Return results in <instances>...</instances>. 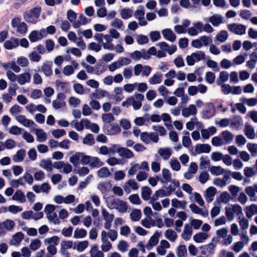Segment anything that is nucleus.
Instances as JSON below:
<instances>
[{"label": "nucleus", "mask_w": 257, "mask_h": 257, "mask_svg": "<svg viewBox=\"0 0 257 257\" xmlns=\"http://www.w3.org/2000/svg\"><path fill=\"white\" fill-rule=\"evenodd\" d=\"M160 235V233L156 231L151 237L148 242L146 244V248L148 250H151L153 246L156 245L159 242V237Z\"/></svg>", "instance_id": "obj_11"}, {"label": "nucleus", "mask_w": 257, "mask_h": 257, "mask_svg": "<svg viewBox=\"0 0 257 257\" xmlns=\"http://www.w3.org/2000/svg\"><path fill=\"white\" fill-rule=\"evenodd\" d=\"M110 187L111 184L109 182H102L98 184L97 188L102 194H106Z\"/></svg>", "instance_id": "obj_36"}, {"label": "nucleus", "mask_w": 257, "mask_h": 257, "mask_svg": "<svg viewBox=\"0 0 257 257\" xmlns=\"http://www.w3.org/2000/svg\"><path fill=\"white\" fill-rule=\"evenodd\" d=\"M31 80V75L28 72H25L18 76L17 81L20 85H24L29 82Z\"/></svg>", "instance_id": "obj_20"}, {"label": "nucleus", "mask_w": 257, "mask_h": 257, "mask_svg": "<svg viewBox=\"0 0 257 257\" xmlns=\"http://www.w3.org/2000/svg\"><path fill=\"white\" fill-rule=\"evenodd\" d=\"M110 174V172L107 167H102L97 171V176L101 178H107Z\"/></svg>", "instance_id": "obj_43"}, {"label": "nucleus", "mask_w": 257, "mask_h": 257, "mask_svg": "<svg viewBox=\"0 0 257 257\" xmlns=\"http://www.w3.org/2000/svg\"><path fill=\"white\" fill-rule=\"evenodd\" d=\"M228 77L229 74L227 71H221L219 74V78L216 81L217 85H221L223 82H226L228 80Z\"/></svg>", "instance_id": "obj_37"}, {"label": "nucleus", "mask_w": 257, "mask_h": 257, "mask_svg": "<svg viewBox=\"0 0 257 257\" xmlns=\"http://www.w3.org/2000/svg\"><path fill=\"white\" fill-rule=\"evenodd\" d=\"M216 110L214 104L211 102H207L205 104L201 112V115L202 118L208 119L214 116Z\"/></svg>", "instance_id": "obj_3"}, {"label": "nucleus", "mask_w": 257, "mask_h": 257, "mask_svg": "<svg viewBox=\"0 0 257 257\" xmlns=\"http://www.w3.org/2000/svg\"><path fill=\"white\" fill-rule=\"evenodd\" d=\"M89 165L91 168H98L102 166L104 163L101 162L98 157L91 156Z\"/></svg>", "instance_id": "obj_23"}, {"label": "nucleus", "mask_w": 257, "mask_h": 257, "mask_svg": "<svg viewBox=\"0 0 257 257\" xmlns=\"http://www.w3.org/2000/svg\"><path fill=\"white\" fill-rule=\"evenodd\" d=\"M30 41L32 42H35L42 39L41 34H39L38 31L34 30L32 31L29 36Z\"/></svg>", "instance_id": "obj_41"}, {"label": "nucleus", "mask_w": 257, "mask_h": 257, "mask_svg": "<svg viewBox=\"0 0 257 257\" xmlns=\"http://www.w3.org/2000/svg\"><path fill=\"white\" fill-rule=\"evenodd\" d=\"M206 64L207 67L212 68L213 70H214V71L218 72L220 70V68L218 66L217 62L213 60H208L207 61Z\"/></svg>", "instance_id": "obj_59"}, {"label": "nucleus", "mask_w": 257, "mask_h": 257, "mask_svg": "<svg viewBox=\"0 0 257 257\" xmlns=\"http://www.w3.org/2000/svg\"><path fill=\"white\" fill-rule=\"evenodd\" d=\"M196 154L209 153L211 151V147L207 144H197L195 147Z\"/></svg>", "instance_id": "obj_10"}, {"label": "nucleus", "mask_w": 257, "mask_h": 257, "mask_svg": "<svg viewBox=\"0 0 257 257\" xmlns=\"http://www.w3.org/2000/svg\"><path fill=\"white\" fill-rule=\"evenodd\" d=\"M41 12V8L40 7L34 8L24 13V19L27 23L36 24Z\"/></svg>", "instance_id": "obj_2"}, {"label": "nucleus", "mask_w": 257, "mask_h": 257, "mask_svg": "<svg viewBox=\"0 0 257 257\" xmlns=\"http://www.w3.org/2000/svg\"><path fill=\"white\" fill-rule=\"evenodd\" d=\"M47 217L49 222H52L54 224H59L60 223V221L58 218L57 213L54 211L49 215L47 214Z\"/></svg>", "instance_id": "obj_47"}, {"label": "nucleus", "mask_w": 257, "mask_h": 257, "mask_svg": "<svg viewBox=\"0 0 257 257\" xmlns=\"http://www.w3.org/2000/svg\"><path fill=\"white\" fill-rule=\"evenodd\" d=\"M165 237L171 241H174L177 237L175 231L171 229H168L165 232Z\"/></svg>", "instance_id": "obj_35"}, {"label": "nucleus", "mask_w": 257, "mask_h": 257, "mask_svg": "<svg viewBox=\"0 0 257 257\" xmlns=\"http://www.w3.org/2000/svg\"><path fill=\"white\" fill-rule=\"evenodd\" d=\"M162 34L164 38L166 40L173 42L176 40V36L171 29H165L163 30Z\"/></svg>", "instance_id": "obj_13"}, {"label": "nucleus", "mask_w": 257, "mask_h": 257, "mask_svg": "<svg viewBox=\"0 0 257 257\" xmlns=\"http://www.w3.org/2000/svg\"><path fill=\"white\" fill-rule=\"evenodd\" d=\"M73 171L75 174H78L79 176L83 177L88 174L89 170L86 167H76Z\"/></svg>", "instance_id": "obj_31"}, {"label": "nucleus", "mask_w": 257, "mask_h": 257, "mask_svg": "<svg viewBox=\"0 0 257 257\" xmlns=\"http://www.w3.org/2000/svg\"><path fill=\"white\" fill-rule=\"evenodd\" d=\"M228 30L235 34L242 35L245 33L246 26L242 24L232 23L227 25Z\"/></svg>", "instance_id": "obj_6"}, {"label": "nucleus", "mask_w": 257, "mask_h": 257, "mask_svg": "<svg viewBox=\"0 0 257 257\" xmlns=\"http://www.w3.org/2000/svg\"><path fill=\"white\" fill-rule=\"evenodd\" d=\"M88 245V241L87 240L75 242L73 249H76L79 252H82L87 247Z\"/></svg>", "instance_id": "obj_26"}, {"label": "nucleus", "mask_w": 257, "mask_h": 257, "mask_svg": "<svg viewBox=\"0 0 257 257\" xmlns=\"http://www.w3.org/2000/svg\"><path fill=\"white\" fill-rule=\"evenodd\" d=\"M192 56L194 57L195 62L200 61L201 60H204L205 57V53L202 51H197L196 52L192 53Z\"/></svg>", "instance_id": "obj_46"}, {"label": "nucleus", "mask_w": 257, "mask_h": 257, "mask_svg": "<svg viewBox=\"0 0 257 257\" xmlns=\"http://www.w3.org/2000/svg\"><path fill=\"white\" fill-rule=\"evenodd\" d=\"M192 235V228L188 224H185L181 236L185 240L190 239Z\"/></svg>", "instance_id": "obj_29"}, {"label": "nucleus", "mask_w": 257, "mask_h": 257, "mask_svg": "<svg viewBox=\"0 0 257 257\" xmlns=\"http://www.w3.org/2000/svg\"><path fill=\"white\" fill-rule=\"evenodd\" d=\"M162 74L160 72H158L150 78L149 83L151 84H159L162 81Z\"/></svg>", "instance_id": "obj_38"}, {"label": "nucleus", "mask_w": 257, "mask_h": 257, "mask_svg": "<svg viewBox=\"0 0 257 257\" xmlns=\"http://www.w3.org/2000/svg\"><path fill=\"white\" fill-rule=\"evenodd\" d=\"M66 134L64 129H57L52 131V134L55 138L58 139Z\"/></svg>", "instance_id": "obj_58"}, {"label": "nucleus", "mask_w": 257, "mask_h": 257, "mask_svg": "<svg viewBox=\"0 0 257 257\" xmlns=\"http://www.w3.org/2000/svg\"><path fill=\"white\" fill-rule=\"evenodd\" d=\"M211 143L213 146L219 147L224 144L221 137H214L211 140Z\"/></svg>", "instance_id": "obj_61"}, {"label": "nucleus", "mask_w": 257, "mask_h": 257, "mask_svg": "<svg viewBox=\"0 0 257 257\" xmlns=\"http://www.w3.org/2000/svg\"><path fill=\"white\" fill-rule=\"evenodd\" d=\"M187 249L185 245H180L178 247L177 256L178 257H186Z\"/></svg>", "instance_id": "obj_54"}, {"label": "nucleus", "mask_w": 257, "mask_h": 257, "mask_svg": "<svg viewBox=\"0 0 257 257\" xmlns=\"http://www.w3.org/2000/svg\"><path fill=\"white\" fill-rule=\"evenodd\" d=\"M12 199L14 200L19 201L21 203H24L26 200L25 194L22 191L20 190H18L16 191L12 197Z\"/></svg>", "instance_id": "obj_27"}, {"label": "nucleus", "mask_w": 257, "mask_h": 257, "mask_svg": "<svg viewBox=\"0 0 257 257\" xmlns=\"http://www.w3.org/2000/svg\"><path fill=\"white\" fill-rule=\"evenodd\" d=\"M245 192L248 195L251 201L257 200V196L255 195V192L257 193V184L246 187Z\"/></svg>", "instance_id": "obj_9"}, {"label": "nucleus", "mask_w": 257, "mask_h": 257, "mask_svg": "<svg viewBox=\"0 0 257 257\" xmlns=\"http://www.w3.org/2000/svg\"><path fill=\"white\" fill-rule=\"evenodd\" d=\"M152 193L151 189L148 186L142 188L141 197L144 200H148Z\"/></svg>", "instance_id": "obj_34"}, {"label": "nucleus", "mask_w": 257, "mask_h": 257, "mask_svg": "<svg viewBox=\"0 0 257 257\" xmlns=\"http://www.w3.org/2000/svg\"><path fill=\"white\" fill-rule=\"evenodd\" d=\"M158 153L164 160H168L172 154V150L170 148H161L158 149Z\"/></svg>", "instance_id": "obj_14"}, {"label": "nucleus", "mask_w": 257, "mask_h": 257, "mask_svg": "<svg viewBox=\"0 0 257 257\" xmlns=\"http://www.w3.org/2000/svg\"><path fill=\"white\" fill-rule=\"evenodd\" d=\"M201 40V42L202 43L203 45L205 46H208L209 45H211L212 43V39L211 37L206 36H202L200 38Z\"/></svg>", "instance_id": "obj_60"}, {"label": "nucleus", "mask_w": 257, "mask_h": 257, "mask_svg": "<svg viewBox=\"0 0 257 257\" xmlns=\"http://www.w3.org/2000/svg\"><path fill=\"white\" fill-rule=\"evenodd\" d=\"M83 153L77 152L70 158V162L76 167L79 164Z\"/></svg>", "instance_id": "obj_40"}, {"label": "nucleus", "mask_w": 257, "mask_h": 257, "mask_svg": "<svg viewBox=\"0 0 257 257\" xmlns=\"http://www.w3.org/2000/svg\"><path fill=\"white\" fill-rule=\"evenodd\" d=\"M88 49L89 50H92L96 52H98L101 50V46L99 44H98L95 42H91L88 45Z\"/></svg>", "instance_id": "obj_64"}, {"label": "nucleus", "mask_w": 257, "mask_h": 257, "mask_svg": "<svg viewBox=\"0 0 257 257\" xmlns=\"http://www.w3.org/2000/svg\"><path fill=\"white\" fill-rule=\"evenodd\" d=\"M222 17L219 14H214L210 17L209 22L214 27H218L223 23Z\"/></svg>", "instance_id": "obj_17"}, {"label": "nucleus", "mask_w": 257, "mask_h": 257, "mask_svg": "<svg viewBox=\"0 0 257 257\" xmlns=\"http://www.w3.org/2000/svg\"><path fill=\"white\" fill-rule=\"evenodd\" d=\"M111 26L117 29H123V24L122 21L119 19H115L111 23Z\"/></svg>", "instance_id": "obj_55"}, {"label": "nucleus", "mask_w": 257, "mask_h": 257, "mask_svg": "<svg viewBox=\"0 0 257 257\" xmlns=\"http://www.w3.org/2000/svg\"><path fill=\"white\" fill-rule=\"evenodd\" d=\"M208 237V234L205 232H199L193 236L194 241L197 243L203 242Z\"/></svg>", "instance_id": "obj_32"}, {"label": "nucleus", "mask_w": 257, "mask_h": 257, "mask_svg": "<svg viewBox=\"0 0 257 257\" xmlns=\"http://www.w3.org/2000/svg\"><path fill=\"white\" fill-rule=\"evenodd\" d=\"M214 241H215V238H212L211 242L200 247L201 254L203 255L200 257H209L214 254L216 246V243H213Z\"/></svg>", "instance_id": "obj_5"}, {"label": "nucleus", "mask_w": 257, "mask_h": 257, "mask_svg": "<svg viewBox=\"0 0 257 257\" xmlns=\"http://www.w3.org/2000/svg\"><path fill=\"white\" fill-rule=\"evenodd\" d=\"M52 62L44 63L42 66V71L46 76H50L52 75Z\"/></svg>", "instance_id": "obj_25"}, {"label": "nucleus", "mask_w": 257, "mask_h": 257, "mask_svg": "<svg viewBox=\"0 0 257 257\" xmlns=\"http://www.w3.org/2000/svg\"><path fill=\"white\" fill-rule=\"evenodd\" d=\"M230 124L233 127L238 128L242 124V119L241 117L240 116H234L231 120Z\"/></svg>", "instance_id": "obj_42"}, {"label": "nucleus", "mask_w": 257, "mask_h": 257, "mask_svg": "<svg viewBox=\"0 0 257 257\" xmlns=\"http://www.w3.org/2000/svg\"><path fill=\"white\" fill-rule=\"evenodd\" d=\"M200 161L199 168L201 170H205L207 169H210V160L208 157L202 156L200 158Z\"/></svg>", "instance_id": "obj_22"}, {"label": "nucleus", "mask_w": 257, "mask_h": 257, "mask_svg": "<svg viewBox=\"0 0 257 257\" xmlns=\"http://www.w3.org/2000/svg\"><path fill=\"white\" fill-rule=\"evenodd\" d=\"M162 175L163 179L161 180L162 183L166 184L169 182H171L172 175L168 169L165 168L163 169Z\"/></svg>", "instance_id": "obj_30"}, {"label": "nucleus", "mask_w": 257, "mask_h": 257, "mask_svg": "<svg viewBox=\"0 0 257 257\" xmlns=\"http://www.w3.org/2000/svg\"><path fill=\"white\" fill-rule=\"evenodd\" d=\"M39 165L47 171L50 172L53 170V164L52 161L49 159L41 160Z\"/></svg>", "instance_id": "obj_21"}, {"label": "nucleus", "mask_w": 257, "mask_h": 257, "mask_svg": "<svg viewBox=\"0 0 257 257\" xmlns=\"http://www.w3.org/2000/svg\"><path fill=\"white\" fill-rule=\"evenodd\" d=\"M210 173L212 175L214 176H218L224 174L225 170L223 169L221 166H212L210 169Z\"/></svg>", "instance_id": "obj_33"}, {"label": "nucleus", "mask_w": 257, "mask_h": 257, "mask_svg": "<svg viewBox=\"0 0 257 257\" xmlns=\"http://www.w3.org/2000/svg\"><path fill=\"white\" fill-rule=\"evenodd\" d=\"M142 52L138 50H136L134 52L130 53V57L134 60L138 61L142 57Z\"/></svg>", "instance_id": "obj_63"}, {"label": "nucleus", "mask_w": 257, "mask_h": 257, "mask_svg": "<svg viewBox=\"0 0 257 257\" xmlns=\"http://www.w3.org/2000/svg\"><path fill=\"white\" fill-rule=\"evenodd\" d=\"M35 131V135L37 136V141L39 142H44L47 139V134L42 129L33 128Z\"/></svg>", "instance_id": "obj_19"}, {"label": "nucleus", "mask_w": 257, "mask_h": 257, "mask_svg": "<svg viewBox=\"0 0 257 257\" xmlns=\"http://www.w3.org/2000/svg\"><path fill=\"white\" fill-rule=\"evenodd\" d=\"M137 42L139 45H144L149 42V39L147 36L144 35H138L136 38Z\"/></svg>", "instance_id": "obj_56"}, {"label": "nucleus", "mask_w": 257, "mask_h": 257, "mask_svg": "<svg viewBox=\"0 0 257 257\" xmlns=\"http://www.w3.org/2000/svg\"><path fill=\"white\" fill-rule=\"evenodd\" d=\"M19 45V40L18 38L12 37L6 40L4 43V47L7 50H12L16 48Z\"/></svg>", "instance_id": "obj_8"}, {"label": "nucleus", "mask_w": 257, "mask_h": 257, "mask_svg": "<svg viewBox=\"0 0 257 257\" xmlns=\"http://www.w3.org/2000/svg\"><path fill=\"white\" fill-rule=\"evenodd\" d=\"M243 172L246 177H251L257 174V170H254L252 168L249 167H245Z\"/></svg>", "instance_id": "obj_52"}, {"label": "nucleus", "mask_w": 257, "mask_h": 257, "mask_svg": "<svg viewBox=\"0 0 257 257\" xmlns=\"http://www.w3.org/2000/svg\"><path fill=\"white\" fill-rule=\"evenodd\" d=\"M83 143L88 146H92L95 143L94 139L91 134H87L83 140Z\"/></svg>", "instance_id": "obj_49"}, {"label": "nucleus", "mask_w": 257, "mask_h": 257, "mask_svg": "<svg viewBox=\"0 0 257 257\" xmlns=\"http://www.w3.org/2000/svg\"><path fill=\"white\" fill-rule=\"evenodd\" d=\"M102 119L104 122V124L106 123H111L114 120V117L113 115L109 113H104L102 115Z\"/></svg>", "instance_id": "obj_51"}, {"label": "nucleus", "mask_w": 257, "mask_h": 257, "mask_svg": "<svg viewBox=\"0 0 257 257\" xmlns=\"http://www.w3.org/2000/svg\"><path fill=\"white\" fill-rule=\"evenodd\" d=\"M230 122V119L227 118H222L220 120H215V124L221 127L227 126L229 124Z\"/></svg>", "instance_id": "obj_53"}, {"label": "nucleus", "mask_w": 257, "mask_h": 257, "mask_svg": "<svg viewBox=\"0 0 257 257\" xmlns=\"http://www.w3.org/2000/svg\"><path fill=\"white\" fill-rule=\"evenodd\" d=\"M86 234L87 232L84 229H76L74 231V237L75 238H82L85 237Z\"/></svg>", "instance_id": "obj_50"}, {"label": "nucleus", "mask_w": 257, "mask_h": 257, "mask_svg": "<svg viewBox=\"0 0 257 257\" xmlns=\"http://www.w3.org/2000/svg\"><path fill=\"white\" fill-rule=\"evenodd\" d=\"M216 189L214 187H209L206 190L205 199L208 203L211 202L216 194Z\"/></svg>", "instance_id": "obj_18"}, {"label": "nucleus", "mask_w": 257, "mask_h": 257, "mask_svg": "<svg viewBox=\"0 0 257 257\" xmlns=\"http://www.w3.org/2000/svg\"><path fill=\"white\" fill-rule=\"evenodd\" d=\"M130 216L134 221H139L141 217V211L139 209H135L132 211Z\"/></svg>", "instance_id": "obj_45"}, {"label": "nucleus", "mask_w": 257, "mask_h": 257, "mask_svg": "<svg viewBox=\"0 0 257 257\" xmlns=\"http://www.w3.org/2000/svg\"><path fill=\"white\" fill-rule=\"evenodd\" d=\"M172 206L174 208H180L182 209L185 208L186 202L185 201H179L176 198L173 199L171 201Z\"/></svg>", "instance_id": "obj_39"}, {"label": "nucleus", "mask_w": 257, "mask_h": 257, "mask_svg": "<svg viewBox=\"0 0 257 257\" xmlns=\"http://www.w3.org/2000/svg\"><path fill=\"white\" fill-rule=\"evenodd\" d=\"M106 202L109 209H116L120 213H124L127 211V206L126 202L118 198L108 197Z\"/></svg>", "instance_id": "obj_1"}, {"label": "nucleus", "mask_w": 257, "mask_h": 257, "mask_svg": "<svg viewBox=\"0 0 257 257\" xmlns=\"http://www.w3.org/2000/svg\"><path fill=\"white\" fill-rule=\"evenodd\" d=\"M197 112V109L195 105L190 104L188 107L183 109L182 114L184 117H188L190 115H195Z\"/></svg>", "instance_id": "obj_15"}, {"label": "nucleus", "mask_w": 257, "mask_h": 257, "mask_svg": "<svg viewBox=\"0 0 257 257\" xmlns=\"http://www.w3.org/2000/svg\"><path fill=\"white\" fill-rule=\"evenodd\" d=\"M244 133L248 139H253L255 137V134L253 127L248 123H246L244 125Z\"/></svg>", "instance_id": "obj_16"}, {"label": "nucleus", "mask_w": 257, "mask_h": 257, "mask_svg": "<svg viewBox=\"0 0 257 257\" xmlns=\"http://www.w3.org/2000/svg\"><path fill=\"white\" fill-rule=\"evenodd\" d=\"M209 178V175L207 172H201L199 176V181L201 184L205 183Z\"/></svg>", "instance_id": "obj_62"}, {"label": "nucleus", "mask_w": 257, "mask_h": 257, "mask_svg": "<svg viewBox=\"0 0 257 257\" xmlns=\"http://www.w3.org/2000/svg\"><path fill=\"white\" fill-rule=\"evenodd\" d=\"M224 144H229L233 140L234 136L228 131H223L220 134Z\"/></svg>", "instance_id": "obj_12"}, {"label": "nucleus", "mask_w": 257, "mask_h": 257, "mask_svg": "<svg viewBox=\"0 0 257 257\" xmlns=\"http://www.w3.org/2000/svg\"><path fill=\"white\" fill-rule=\"evenodd\" d=\"M103 131L107 135L114 136L118 135L120 132L121 128L117 123H106L104 124Z\"/></svg>", "instance_id": "obj_4"}, {"label": "nucleus", "mask_w": 257, "mask_h": 257, "mask_svg": "<svg viewBox=\"0 0 257 257\" xmlns=\"http://www.w3.org/2000/svg\"><path fill=\"white\" fill-rule=\"evenodd\" d=\"M73 246V242L72 241L63 240L61 243V253L64 254L65 250L71 248Z\"/></svg>", "instance_id": "obj_44"}, {"label": "nucleus", "mask_w": 257, "mask_h": 257, "mask_svg": "<svg viewBox=\"0 0 257 257\" xmlns=\"http://www.w3.org/2000/svg\"><path fill=\"white\" fill-rule=\"evenodd\" d=\"M26 156V151L22 149L17 151L16 155L13 156V160L15 162H21L23 161Z\"/></svg>", "instance_id": "obj_28"}, {"label": "nucleus", "mask_w": 257, "mask_h": 257, "mask_svg": "<svg viewBox=\"0 0 257 257\" xmlns=\"http://www.w3.org/2000/svg\"><path fill=\"white\" fill-rule=\"evenodd\" d=\"M228 36L227 32L222 30L215 36L214 41L216 44H218L217 41H219L220 43H223L227 39Z\"/></svg>", "instance_id": "obj_24"}, {"label": "nucleus", "mask_w": 257, "mask_h": 257, "mask_svg": "<svg viewBox=\"0 0 257 257\" xmlns=\"http://www.w3.org/2000/svg\"><path fill=\"white\" fill-rule=\"evenodd\" d=\"M94 70L95 73L97 75L103 73L106 70L104 64L103 62L98 63L96 65Z\"/></svg>", "instance_id": "obj_57"}, {"label": "nucleus", "mask_w": 257, "mask_h": 257, "mask_svg": "<svg viewBox=\"0 0 257 257\" xmlns=\"http://www.w3.org/2000/svg\"><path fill=\"white\" fill-rule=\"evenodd\" d=\"M117 148V152L119 155L123 158L131 159L134 157V154L133 152L130 149L124 148L120 147L118 145H113V148Z\"/></svg>", "instance_id": "obj_7"}, {"label": "nucleus", "mask_w": 257, "mask_h": 257, "mask_svg": "<svg viewBox=\"0 0 257 257\" xmlns=\"http://www.w3.org/2000/svg\"><path fill=\"white\" fill-rule=\"evenodd\" d=\"M133 11L129 9H122L120 11L121 17L124 20H127L133 15Z\"/></svg>", "instance_id": "obj_48"}]
</instances>
